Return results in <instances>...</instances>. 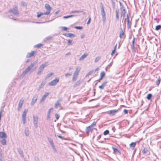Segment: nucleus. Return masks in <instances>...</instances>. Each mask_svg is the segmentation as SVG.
Returning <instances> with one entry per match:
<instances>
[{"label": "nucleus", "mask_w": 161, "mask_h": 161, "mask_svg": "<svg viewBox=\"0 0 161 161\" xmlns=\"http://www.w3.org/2000/svg\"><path fill=\"white\" fill-rule=\"evenodd\" d=\"M45 8L47 10V11L45 13H37V17L39 18L41 16L43 15H48L50 14L51 11L52 9V8L50 6V5L48 4H46L45 5Z\"/></svg>", "instance_id": "1"}, {"label": "nucleus", "mask_w": 161, "mask_h": 161, "mask_svg": "<svg viewBox=\"0 0 161 161\" xmlns=\"http://www.w3.org/2000/svg\"><path fill=\"white\" fill-rule=\"evenodd\" d=\"M80 70V67H77L76 68L75 71L73 76L72 79V81H73L74 82L76 80Z\"/></svg>", "instance_id": "2"}, {"label": "nucleus", "mask_w": 161, "mask_h": 161, "mask_svg": "<svg viewBox=\"0 0 161 161\" xmlns=\"http://www.w3.org/2000/svg\"><path fill=\"white\" fill-rule=\"evenodd\" d=\"M48 62H46L44 64H42L39 67V70L37 72V74L38 75L40 74L43 71L44 68L48 65Z\"/></svg>", "instance_id": "3"}, {"label": "nucleus", "mask_w": 161, "mask_h": 161, "mask_svg": "<svg viewBox=\"0 0 161 161\" xmlns=\"http://www.w3.org/2000/svg\"><path fill=\"white\" fill-rule=\"evenodd\" d=\"M59 78L58 77H56L55 79L51 81L50 82L48 83V85L50 86H54L57 84L59 81Z\"/></svg>", "instance_id": "4"}, {"label": "nucleus", "mask_w": 161, "mask_h": 161, "mask_svg": "<svg viewBox=\"0 0 161 161\" xmlns=\"http://www.w3.org/2000/svg\"><path fill=\"white\" fill-rule=\"evenodd\" d=\"M28 110L25 109L22 115V120L24 124H25L26 122V116Z\"/></svg>", "instance_id": "5"}, {"label": "nucleus", "mask_w": 161, "mask_h": 161, "mask_svg": "<svg viewBox=\"0 0 161 161\" xmlns=\"http://www.w3.org/2000/svg\"><path fill=\"white\" fill-rule=\"evenodd\" d=\"M9 12L15 15H18L19 14L16 7L10 9Z\"/></svg>", "instance_id": "6"}, {"label": "nucleus", "mask_w": 161, "mask_h": 161, "mask_svg": "<svg viewBox=\"0 0 161 161\" xmlns=\"http://www.w3.org/2000/svg\"><path fill=\"white\" fill-rule=\"evenodd\" d=\"M118 112V110H110L107 111V113L108 114L111 116H114Z\"/></svg>", "instance_id": "7"}, {"label": "nucleus", "mask_w": 161, "mask_h": 161, "mask_svg": "<svg viewBox=\"0 0 161 161\" xmlns=\"http://www.w3.org/2000/svg\"><path fill=\"white\" fill-rule=\"evenodd\" d=\"M33 66V64H31L30 66H28L27 68L26 69L25 71L23 72V74L25 75L32 68V67Z\"/></svg>", "instance_id": "8"}, {"label": "nucleus", "mask_w": 161, "mask_h": 161, "mask_svg": "<svg viewBox=\"0 0 161 161\" xmlns=\"http://www.w3.org/2000/svg\"><path fill=\"white\" fill-rule=\"evenodd\" d=\"M49 94V93L48 92H46L43 95V97H42L41 99L40 102H44L45 99H46V98L47 96H48V95Z\"/></svg>", "instance_id": "9"}, {"label": "nucleus", "mask_w": 161, "mask_h": 161, "mask_svg": "<svg viewBox=\"0 0 161 161\" xmlns=\"http://www.w3.org/2000/svg\"><path fill=\"white\" fill-rule=\"evenodd\" d=\"M93 128L90 125L86 127V132L88 133L89 132H92L93 130Z\"/></svg>", "instance_id": "10"}, {"label": "nucleus", "mask_w": 161, "mask_h": 161, "mask_svg": "<svg viewBox=\"0 0 161 161\" xmlns=\"http://www.w3.org/2000/svg\"><path fill=\"white\" fill-rule=\"evenodd\" d=\"M24 102V99L23 98H21L19 100V104H18V109L19 110L20 109Z\"/></svg>", "instance_id": "11"}, {"label": "nucleus", "mask_w": 161, "mask_h": 161, "mask_svg": "<svg viewBox=\"0 0 161 161\" xmlns=\"http://www.w3.org/2000/svg\"><path fill=\"white\" fill-rule=\"evenodd\" d=\"M120 10L121 13V16H122L123 17H125L126 13V11L125 9L124 8L122 7L120 8Z\"/></svg>", "instance_id": "12"}, {"label": "nucleus", "mask_w": 161, "mask_h": 161, "mask_svg": "<svg viewBox=\"0 0 161 161\" xmlns=\"http://www.w3.org/2000/svg\"><path fill=\"white\" fill-rule=\"evenodd\" d=\"M7 136L5 133L4 132H0V137L2 138H6Z\"/></svg>", "instance_id": "13"}, {"label": "nucleus", "mask_w": 161, "mask_h": 161, "mask_svg": "<svg viewBox=\"0 0 161 161\" xmlns=\"http://www.w3.org/2000/svg\"><path fill=\"white\" fill-rule=\"evenodd\" d=\"M107 83V81H104V82L101 85L99 86V88L101 89H103L106 84Z\"/></svg>", "instance_id": "14"}, {"label": "nucleus", "mask_w": 161, "mask_h": 161, "mask_svg": "<svg viewBox=\"0 0 161 161\" xmlns=\"http://www.w3.org/2000/svg\"><path fill=\"white\" fill-rule=\"evenodd\" d=\"M35 53V52L34 51H32L30 53H28L27 56L28 57H31L34 56Z\"/></svg>", "instance_id": "15"}, {"label": "nucleus", "mask_w": 161, "mask_h": 161, "mask_svg": "<svg viewBox=\"0 0 161 161\" xmlns=\"http://www.w3.org/2000/svg\"><path fill=\"white\" fill-rule=\"evenodd\" d=\"M64 35L67 37H72L75 36V35L74 34L72 33H67L64 34Z\"/></svg>", "instance_id": "16"}, {"label": "nucleus", "mask_w": 161, "mask_h": 161, "mask_svg": "<svg viewBox=\"0 0 161 161\" xmlns=\"http://www.w3.org/2000/svg\"><path fill=\"white\" fill-rule=\"evenodd\" d=\"M105 73L104 71H102L101 72L100 74V76L99 78V80H101L105 76Z\"/></svg>", "instance_id": "17"}, {"label": "nucleus", "mask_w": 161, "mask_h": 161, "mask_svg": "<svg viewBox=\"0 0 161 161\" xmlns=\"http://www.w3.org/2000/svg\"><path fill=\"white\" fill-rule=\"evenodd\" d=\"M119 36L121 38L124 37V32L122 29H121V31L120 32Z\"/></svg>", "instance_id": "18"}, {"label": "nucleus", "mask_w": 161, "mask_h": 161, "mask_svg": "<svg viewBox=\"0 0 161 161\" xmlns=\"http://www.w3.org/2000/svg\"><path fill=\"white\" fill-rule=\"evenodd\" d=\"M101 14L102 16L103 17L105 16V13L104 11V10L103 5L101 7Z\"/></svg>", "instance_id": "19"}, {"label": "nucleus", "mask_w": 161, "mask_h": 161, "mask_svg": "<svg viewBox=\"0 0 161 161\" xmlns=\"http://www.w3.org/2000/svg\"><path fill=\"white\" fill-rule=\"evenodd\" d=\"M88 53H85L80 58V60H83L85 58H86L87 56L88 55Z\"/></svg>", "instance_id": "20"}, {"label": "nucleus", "mask_w": 161, "mask_h": 161, "mask_svg": "<svg viewBox=\"0 0 161 161\" xmlns=\"http://www.w3.org/2000/svg\"><path fill=\"white\" fill-rule=\"evenodd\" d=\"M161 80V79L160 77H159L158 79V80L156 81V83L157 86H158L160 83Z\"/></svg>", "instance_id": "21"}, {"label": "nucleus", "mask_w": 161, "mask_h": 161, "mask_svg": "<svg viewBox=\"0 0 161 161\" xmlns=\"http://www.w3.org/2000/svg\"><path fill=\"white\" fill-rule=\"evenodd\" d=\"M37 100V97H33L32 98V102H31V104L32 105H33V104H34L36 102Z\"/></svg>", "instance_id": "22"}, {"label": "nucleus", "mask_w": 161, "mask_h": 161, "mask_svg": "<svg viewBox=\"0 0 161 161\" xmlns=\"http://www.w3.org/2000/svg\"><path fill=\"white\" fill-rule=\"evenodd\" d=\"M119 11L118 9H116V19H119Z\"/></svg>", "instance_id": "23"}, {"label": "nucleus", "mask_w": 161, "mask_h": 161, "mask_svg": "<svg viewBox=\"0 0 161 161\" xmlns=\"http://www.w3.org/2000/svg\"><path fill=\"white\" fill-rule=\"evenodd\" d=\"M61 100H58L57 101L56 103L54 105V107L57 108L58 107V106L60 105V102Z\"/></svg>", "instance_id": "24"}, {"label": "nucleus", "mask_w": 161, "mask_h": 161, "mask_svg": "<svg viewBox=\"0 0 161 161\" xmlns=\"http://www.w3.org/2000/svg\"><path fill=\"white\" fill-rule=\"evenodd\" d=\"M136 144V142H132L130 145V147H132L133 148V149L135 148Z\"/></svg>", "instance_id": "25"}, {"label": "nucleus", "mask_w": 161, "mask_h": 161, "mask_svg": "<svg viewBox=\"0 0 161 161\" xmlns=\"http://www.w3.org/2000/svg\"><path fill=\"white\" fill-rule=\"evenodd\" d=\"M33 119L34 120V123L37 124L38 120V117L37 116H34L33 117Z\"/></svg>", "instance_id": "26"}, {"label": "nucleus", "mask_w": 161, "mask_h": 161, "mask_svg": "<svg viewBox=\"0 0 161 161\" xmlns=\"http://www.w3.org/2000/svg\"><path fill=\"white\" fill-rule=\"evenodd\" d=\"M116 47H117V44H116L115 45L114 48V50H113V51H112V52L111 53V55H112L113 54H114L116 52Z\"/></svg>", "instance_id": "27"}, {"label": "nucleus", "mask_w": 161, "mask_h": 161, "mask_svg": "<svg viewBox=\"0 0 161 161\" xmlns=\"http://www.w3.org/2000/svg\"><path fill=\"white\" fill-rule=\"evenodd\" d=\"M43 46V44H41V43H39V44L36 45L35 46V47H37V48H39L41 47H42Z\"/></svg>", "instance_id": "28"}, {"label": "nucleus", "mask_w": 161, "mask_h": 161, "mask_svg": "<svg viewBox=\"0 0 161 161\" xmlns=\"http://www.w3.org/2000/svg\"><path fill=\"white\" fill-rule=\"evenodd\" d=\"M1 142L2 144L3 145H5L6 144V140H5V139H3L1 141Z\"/></svg>", "instance_id": "29"}, {"label": "nucleus", "mask_w": 161, "mask_h": 161, "mask_svg": "<svg viewBox=\"0 0 161 161\" xmlns=\"http://www.w3.org/2000/svg\"><path fill=\"white\" fill-rule=\"evenodd\" d=\"M152 97V95L151 94H148L147 97V98L148 100H150Z\"/></svg>", "instance_id": "30"}, {"label": "nucleus", "mask_w": 161, "mask_h": 161, "mask_svg": "<svg viewBox=\"0 0 161 161\" xmlns=\"http://www.w3.org/2000/svg\"><path fill=\"white\" fill-rule=\"evenodd\" d=\"M161 28V25H159L156 26L155 28V30L157 31H158L160 30Z\"/></svg>", "instance_id": "31"}, {"label": "nucleus", "mask_w": 161, "mask_h": 161, "mask_svg": "<svg viewBox=\"0 0 161 161\" xmlns=\"http://www.w3.org/2000/svg\"><path fill=\"white\" fill-rule=\"evenodd\" d=\"M72 40H68V45H72Z\"/></svg>", "instance_id": "32"}, {"label": "nucleus", "mask_w": 161, "mask_h": 161, "mask_svg": "<svg viewBox=\"0 0 161 161\" xmlns=\"http://www.w3.org/2000/svg\"><path fill=\"white\" fill-rule=\"evenodd\" d=\"M96 125V122L94 121V122H93L92 123V124L90 125L93 128Z\"/></svg>", "instance_id": "33"}, {"label": "nucleus", "mask_w": 161, "mask_h": 161, "mask_svg": "<svg viewBox=\"0 0 161 161\" xmlns=\"http://www.w3.org/2000/svg\"><path fill=\"white\" fill-rule=\"evenodd\" d=\"M54 75V74L53 73H49L47 75V78H50L52 75Z\"/></svg>", "instance_id": "34"}, {"label": "nucleus", "mask_w": 161, "mask_h": 161, "mask_svg": "<svg viewBox=\"0 0 161 161\" xmlns=\"http://www.w3.org/2000/svg\"><path fill=\"white\" fill-rule=\"evenodd\" d=\"M109 133V131L108 130H106L105 131H104L103 132V134L104 135H108Z\"/></svg>", "instance_id": "35"}, {"label": "nucleus", "mask_w": 161, "mask_h": 161, "mask_svg": "<svg viewBox=\"0 0 161 161\" xmlns=\"http://www.w3.org/2000/svg\"><path fill=\"white\" fill-rule=\"evenodd\" d=\"M135 38H133V40H132V46H133V48H135L134 44H135Z\"/></svg>", "instance_id": "36"}, {"label": "nucleus", "mask_w": 161, "mask_h": 161, "mask_svg": "<svg viewBox=\"0 0 161 161\" xmlns=\"http://www.w3.org/2000/svg\"><path fill=\"white\" fill-rule=\"evenodd\" d=\"M112 148L113 149L114 152L115 153V152H118V150L117 148H116L114 147H112Z\"/></svg>", "instance_id": "37"}, {"label": "nucleus", "mask_w": 161, "mask_h": 161, "mask_svg": "<svg viewBox=\"0 0 161 161\" xmlns=\"http://www.w3.org/2000/svg\"><path fill=\"white\" fill-rule=\"evenodd\" d=\"M74 16V15H69V16H64L63 17V18H70V17H72Z\"/></svg>", "instance_id": "38"}, {"label": "nucleus", "mask_w": 161, "mask_h": 161, "mask_svg": "<svg viewBox=\"0 0 161 161\" xmlns=\"http://www.w3.org/2000/svg\"><path fill=\"white\" fill-rule=\"evenodd\" d=\"M100 59V57H98L96 58L95 59V62H97Z\"/></svg>", "instance_id": "39"}, {"label": "nucleus", "mask_w": 161, "mask_h": 161, "mask_svg": "<svg viewBox=\"0 0 161 161\" xmlns=\"http://www.w3.org/2000/svg\"><path fill=\"white\" fill-rule=\"evenodd\" d=\"M75 28L77 29L81 30L83 28L81 26H75Z\"/></svg>", "instance_id": "40"}, {"label": "nucleus", "mask_w": 161, "mask_h": 161, "mask_svg": "<svg viewBox=\"0 0 161 161\" xmlns=\"http://www.w3.org/2000/svg\"><path fill=\"white\" fill-rule=\"evenodd\" d=\"M62 28L64 31H66L68 30V28L66 27H62Z\"/></svg>", "instance_id": "41"}, {"label": "nucleus", "mask_w": 161, "mask_h": 161, "mask_svg": "<svg viewBox=\"0 0 161 161\" xmlns=\"http://www.w3.org/2000/svg\"><path fill=\"white\" fill-rule=\"evenodd\" d=\"M55 117H56V119L57 120L59 118L60 116L58 114H55Z\"/></svg>", "instance_id": "42"}, {"label": "nucleus", "mask_w": 161, "mask_h": 161, "mask_svg": "<svg viewBox=\"0 0 161 161\" xmlns=\"http://www.w3.org/2000/svg\"><path fill=\"white\" fill-rule=\"evenodd\" d=\"M25 133L26 136H27L29 134V131L28 130H25Z\"/></svg>", "instance_id": "43"}, {"label": "nucleus", "mask_w": 161, "mask_h": 161, "mask_svg": "<svg viewBox=\"0 0 161 161\" xmlns=\"http://www.w3.org/2000/svg\"><path fill=\"white\" fill-rule=\"evenodd\" d=\"M94 70H92L89 71L87 74V75H91L94 72Z\"/></svg>", "instance_id": "44"}, {"label": "nucleus", "mask_w": 161, "mask_h": 161, "mask_svg": "<svg viewBox=\"0 0 161 161\" xmlns=\"http://www.w3.org/2000/svg\"><path fill=\"white\" fill-rule=\"evenodd\" d=\"M71 75V74H70V73H67L65 75V76L66 77H68V76H70V75Z\"/></svg>", "instance_id": "45"}, {"label": "nucleus", "mask_w": 161, "mask_h": 161, "mask_svg": "<svg viewBox=\"0 0 161 161\" xmlns=\"http://www.w3.org/2000/svg\"><path fill=\"white\" fill-rule=\"evenodd\" d=\"M123 111L125 114H127L128 113V111L126 109H124Z\"/></svg>", "instance_id": "46"}, {"label": "nucleus", "mask_w": 161, "mask_h": 161, "mask_svg": "<svg viewBox=\"0 0 161 161\" xmlns=\"http://www.w3.org/2000/svg\"><path fill=\"white\" fill-rule=\"evenodd\" d=\"M148 151V150L146 148H144L143 150V152L144 153H146Z\"/></svg>", "instance_id": "47"}, {"label": "nucleus", "mask_w": 161, "mask_h": 161, "mask_svg": "<svg viewBox=\"0 0 161 161\" xmlns=\"http://www.w3.org/2000/svg\"><path fill=\"white\" fill-rule=\"evenodd\" d=\"M80 12L79 11H71L70 13H79Z\"/></svg>", "instance_id": "48"}, {"label": "nucleus", "mask_w": 161, "mask_h": 161, "mask_svg": "<svg viewBox=\"0 0 161 161\" xmlns=\"http://www.w3.org/2000/svg\"><path fill=\"white\" fill-rule=\"evenodd\" d=\"M127 23L128 24L129 23V18L128 15H127Z\"/></svg>", "instance_id": "49"}, {"label": "nucleus", "mask_w": 161, "mask_h": 161, "mask_svg": "<svg viewBox=\"0 0 161 161\" xmlns=\"http://www.w3.org/2000/svg\"><path fill=\"white\" fill-rule=\"evenodd\" d=\"M79 84H80L79 83L77 82L75 84V85H74V86L76 87V86H77L78 85H79Z\"/></svg>", "instance_id": "50"}, {"label": "nucleus", "mask_w": 161, "mask_h": 161, "mask_svg": "<svg viewBox=\"0 0 161 161\" xmlns=\"http://www.w3.org/2000/svg\"><path fill=\"white\" fill-rule=\"evenodd\" d=\"M53 109V108H52L50 109L48 111V114H50L51 113V110Z\"/></svg>", "instance_id": "51"}, {"label": "nucleus", "mask_w": 161, "mask_h": 161, "mask_svg": "<svg viewBox=\"0 0 161 161\" xmlns=\"http://www.w3.org/2000/svg\"><path fill=\"white\" fill-rule=\"evenodd\" d=\"M90 21H91V18H89V19L88 20L87 23V24H88L90 23Z\"/></svg>", "instance_id": "52"}, {"label": "nucleus", "mask_w": 161, "mask_h": 161, "mask_svg": "<svg viewBox=\"0 0 161 161\" xmlns=\"http://www.w3.org/2000/svg\"><path fill=\"white\" fill-rule=\"evenodd\" d=\"M60 12V10H58L55 13V14H58Z\"/></svg>", "instance_id": "53"}, {"label": "nucleus", "mask_w": 161, "mask_h": 161, "mask_svg": "<svg viewBox=\"0 0 161 161\" xmlns=\"http://www.w3.org/2000/svg\"><path fill=\"white\" fill-rule=\"evenodd\" d=\"M85 37V35H82L81 36V38H83Z\"/></svg>", "instance_id": "54"}, {"label": "nucleus", "mask_w": 161, "mask_h": 161, "mask_svg": "<svg viewBox=\"0 0 161 161\" xmlns=\"http://www.w3.org/2000/svg\"><path fill=\"white\" fill-rule=\"evenodd\" d=\"M71 54L70 53V52H69V53H66L65 55L66 56H67V55H70Z\"/></svg>", "instance_id": "55"}, {"label": "nucleus", "mask_w": 161, "mask_h": 161, "mask_svg": "<svg viewBox=\"0 0 161 161\" xmlns=\"http://www.w3.org/2000/svg\"><path fill=\"white\" fill-rule=\"evenodd\" d=\"M58 136V137L59 138H61V139H62V138H63V137H62V136Z\"/></svg>", "instance_id": "56"}, {"label": "nucleus", "mask_w": 161, "mask_h": 161, "mask_svg": "<svg viewBox=\"0 0 161 161\" xmlns=\"http://www.w3.org/2000/svg\"><path fill=\"white\" fill-rule=\"evenodd\" d=\"M98 69H99V68H98V67H97V68L95 69V71H97V70H98Z\"/></svg>", "instance_id": "57"}, {"label": "nucleus", "mask_w": 161, "mask_h": 161, "mask_svg": "<svg viewBox=\"0 0 161 161\" xmlns=\"http://www.w3.org/2000/svg\"><path fill=\"white\" fill-rule=\"evenodd\" d=\"M50 118V114H48L47 118L49 119Z\"/></svg>", "instance_id": "58"}, {"label": "nucleus", "mask_w": 161, "mask_h": 161, "mask_svg": "<svg viewBox=\"0 0 161 161\" xmlns=\"http://www.w3.org/2000/svg\"><path fill=\"white\" fill-rule=\"evenodd\" d=\"M99 80V79L97 80V81H98L99 82H100V80Z\"/></svg>", "instance_id": "59"}]
</instances>
